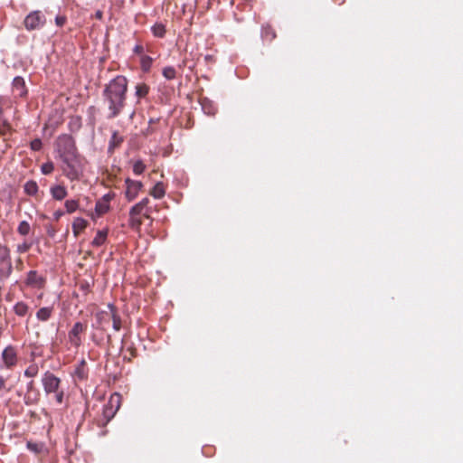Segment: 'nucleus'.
<instances>
[{
    "label": "nucleus",
    "instance_id": "obj_11",
    "mask_svg": "<svg viewBox=\"0 0 463 463\" xmlns=\"http://www.w3.org/2000/svg\"><path fill=\"white\" fill-rule=\"evenodd\" d=\"M13 93L16 97L23 98L27 94L25 81L23 77L17 76L14 79L12 84Z\"/></svg>",
    "mask_w": 463,
    "mask_h": 463
},
{
    "label": "nucleus",
    "instance_id": "obj_26",
    "mask_svg": "<svg viewBox=\"0 0 463 463\" xmlns=\"http://www.w3.org/2000/svg\"><path fill=\"white\" fill-rule=\"evenodd\" d=\"M149 91V87L146 83H138L136 86V96L138 99L145 98Z\"/></svg>",
    "mask_w": 463,
    "mask_h": 463
},
{
    "label": "nucleus",
    "instance_id": "obj_39",
    "mask_svg": "<svg viewBox=\"0 0 463 463\" xmlns=\"http://www.w3.org/2000/svg\"><path fill=\"white\" fill-rule=\"evenodd\" d=\"M31 244L27 242H24L22 244L17 245V251L20 253H24L29 250Z\"/></svg>",
    "mask_w": 463,
    "mask_h": 463
},
{
    "label": "nucleus",
    "instance_id": "obj_4",
    "mask_svg": "<svg viewBox=\"0 0 463 463\" xmlns=\"http://www.w3.org/2000/svg\"><path fill=\"white\" fill-rule=\"evenodd\" d=\"M56 150L61 159L79 155L75 141L70 135H61L57 138Z\"/></svg>",
    "mask_w": 463,
    "mask_h": 463
},
{
    "label": "nucleus",
    "instance_id": "obj_34",
    "mask_svg": "<svg viewBox=\"0 0 463 463\" xmlns=\"http://www.w3.org/2000/svg\"><path fill=\"white\" fill-rule=\"evenodd\" d=\"M67 213H74L78 207L79 203L76 200H67L64 203Z\"/></svg>",
    "mask_w": 463,
    "mask_h": 463
},
{
    "label": "nucleus",
    "instance_id": "obj_17",
    "mask_svg": "<svg viewBox=\"0 0 463 463\" xmlns=\"http://www.w3.org/2000/svg\"><path fill=\"white\" fill-rule=\"evenodd\" d=\"M123 137L120 136L118 131H114L109 140V151L113 152L117 147H118L123 143Z\"/></svg>",
    "mask_w": 463,
    "mask_h": 463
},
{
    "label": "nucleus",
    "instance_id": "obj_29",
    "mask_svg": "<svg viewBox=\"0 0 463 463\" xmlns=\"http://www.w3.org/2000/svg\"><path fill=\"white\" fill-rule=\"evenodd\" d=\"M153 59L148 55H141L140 64L144 71H148L152 66Z\"/></svg>",
    "mask_w": 463,
    "mask_h": 463
},
{
    "label": "nucleus",
    "instance_id": "obj_42",
    "mask_svg": "<svg viewBox=\"0 0 463 463\" xmlns=\"http://www.w3.org/2000/svg\"><path fill=\"white\" fill-rule=\"evenodd\" d=\"M134 52L137 53V54H142L143 52H144V48L142 45L140 44H137L135 47H134Z\"/></svg>",
    "mask_w": 463,
    "mask_h": 463
},
{
    "label": "nucleus",
    "instance_id": "obj_38",
    "mask_svg": "<svg viewBox=\"0 0 463 463\" xmlns=\"http://www.w3.org/2000/svg\"><path fill=\"white\" fill-rule=\"evenodd\" d=\"M31 149L33 151H40L43 147V143L40 138L33 139L30 144Z\"/></svg>",
    "mask_w": 463,
    "mask_h": 463
},
{
    "label": "nucleus",
    "instance_id": "obj_18",
    "mask_svg": "<svg viewBox=\"0 0 463 463\" xmlns=\"http://www.w3.org/2000/svg\"><path fill=\"white\" fill-rule=\"evenodd\" d=\"M40 401L39 390H33L32 392H26L24 394V403L26 405L36 404Z\"/></svg>",
    "mask_w": 463,
    "mask_h": 463
},
{
    "label": "nucleus",
    "instance_id": "obj_30",
    "mask_svg": "<svg viewBox=\"0 0 463 463\" xmlns=\"http://www.w3.org/2000/svg\"><path fill=\"white\" fill-rule=\"evenodd\" d=\"M26 447L29 450L35 454H40L43 451L44 446L42 443H35L32 441H28Z\"/></svg>",
    "mask_w": 463,
    "mask_h": 463
},
{
    "label": "nucleus",
    "instance_id": "obj_24",
    "mask_svg": "<svg viewBox=\"0 0 463 463\" xmlns=\"http://www.w3.org/2000/svg\"><path fill=\"white\" fill-rule=\"evenodd\" d=\"M52 313V307H42L36 313V317L40 321H47Z\"/></svg>",
    "mask_w": 463,
    "mask_h": 463
},
{
    "label": "nucleus",
    "instance_id": "obj_5",
    "mask_svg": "<svg viewBox=\"0 0 463 463\" xmlns=\"http://www.w3.org/2000/svg\"><path fill=\"white\" fill-rule=\"evenodd\" d=\"M11 252L7 246L0 243V281H5L13 273Z\"/></svg>",
    "mask_w": 463,
    "mask_h": 463
},
{
    "label": "nucleus",
    "instance_id": "obj_46",
    "mask_svg": "<svg viewBox=\"0 0 463 463\" xmlns=\"http://www.w3.org/2000/svg\"><path fill=\"white\" fill-rule=\"evenodd\" d=\"M105 200H108V203L109 202V200H110L109 194L104 195L101 201H105Z\"/></svg>",
    "mask_w": 463,
    "mask_h": 463
},
{
    "label": "nucleus",
    "instance_id": "obj_27",
    "mask_svg": "<svg viewBox=\"0 0 463 463\" xmlns=\"http://www.w3.org/2000/svg\"><path fill=\"white\" fill-rule=\"evenodd\" d=\"M28 306L24 302H17L14 307V313L19 317H24L28 312Z\"/></svg>",
    "mask_w": 463,
    "mask_h": 463
},
{
    "label": "nucleus",
    "instance_id": "obj_6",
    "mask_svg": "<svg viewBox=\"0 0 463 463\" xmlns=\"http://www.w3.org/2000/svg\"><path fill=\"white\" fill-rule=\"evenodd\" d=\"M45 23V15L39 10L30 12L24 21V27L28 31L39 30Z\"/></svg>",
    "mask_w": 463,
    "mask_h": 463
},
{
    "label": "nucleus",
    "instance_id": "obj_40",
    "mask_svg": "<svg viewBox=\"0 0 463 463\" xmlns=\"http://www.w3.org/2000/svg\"><path fill=\"white\" fill-rule=\"evenodd\" d=\"M66 21H67V18L64 15H57L55 17V24L57 26H60V27L63 26L65 24Z\"/></svg>",
    "mask_w": 463,
    "mask_h": 463
},
{
    "label": "nucleus",
    "instance_id": "obj_14",
    "mask_svg": "<svg viewBox=\"0 0 463 463\" xmlns=\"http://www.w3.org/2000/svg\"><path fill=\"white\" fill-rule=\"evenodd\" d=\"M50 193L52 198L57 201L63 200L68 194L66 187L61 184L52 185L50 188Z\"/></svg>",
    "mask_w": 463,
    "mask_h": 463
},
{
    "label": "nucleus",
    "instance_id": "obj_15",
    "mask_svg": "<svg viewBox=\"0 0 463 463\" xmlns=\"http://www.w3.org/2000/svg\"><path fill=\"white\" fill-rule=\"evenodd\" d=\"M109 308V317L112 319V326L115 331H119L121 329V318L118 314L115 307L111 304L108 305Z\"/></svg>",
    "mask_w": 463,
    "mask_h": 463
},
{
    "label": "nucleus",
    "instance_id": "obj_3",
    "mask_svg": "<svg viewBox=\"0 0 463 463\" xmlns=\"http://www.w3.org/2000/svg\"><path fill=\"white\" fill-rule=\"evenodd\" d=\"M61 169L64 175L71 181L79 180L83 174V163L80 155L61 159Z\"/></svg>",
    "mask_w": 463,
    "mask_h": 463
},
{
    "label": "nucleus",
    "instance_id": "obj_41",
    "mask_svg": "<svg viewBox=\"0 0 463 463\" xmlns=\"http://www.w3.org/2000/svg\"><path fill=\"white\" fill-rule=\"evenodd\" d=\"M33 390H37V388L35 387L34 382L33 381H30L27 383L26 392H32Z\"/></svg>",
    "mask_w": 463,
    "mask_h": 463
},
{
    "label": "nucleus",
    "instance_id": "obj_47",
    "mask_svg": "<svg viewBox=\"0 0 463 463\" xmlns=\"http://www.w3.org/2000/svg\"><path fill=\"white\" fill-rule=\"evenodd\" d=\"M61 214L62 213H60V212H57V213H54L56 219H58Z\"/></svg>",
    "mask_w": 463,
    "mask_h": 463
},
{
    "label": "nucleus",
    "instance_id": "obj_21",
    "mask_svg": "<svg viewBox=\"0 0 463 463\" xmlns=\"http://www.w3.org/2000/svg\"><path fill=\"white\" fill-rule=\"evenodd\" d=\"M165 191L163 183L158 182L150 191V195L156 199H161L165 196Z\"/></svg>",
    "mask_w": 463,
    "mask_h": 463
},
{
    "label": "nucleus",
    "instance_id": "obj_44",
    "mask_svg": "<svg viewBox=\"0 0 463 463\" xmlns=\"http://www.w3.org/2000/svg\"><path fill=\"white\" fill-rule=\"evenodd\" d=\"M5 389V379L0 376V391Z\"/></svg>",
    "mask_w": 463,
    "mask_h": 463
},
{
    "label": "nucleus",
    "instance_id": "obj_25",
    "mask_svg": "<svg viewBox=\"0 0 463 463\" xmlns=\"http://www.w3.org/2000/svg\"><path fill=\"white\" fill-rule=\"evenodd\" d=\"M151 30H152L154 36L159 37V38H163L166 32L165 26L161 23L154 24L152 26Z\"/></svg>",
    "mask_w": 463,
    "mask_h": 463
},
{
    "label": "nucleus",
    "instance_id": "obj_12",
    "mask_svg": "<svg viewBox=\"0 0 463 463\" xmlns=\"http://www.w3.org/2000/svg\"><path fill=\"white\" fill-rule=\"evenodd\" d=\"M25 283L30 287L41 288L44 285V279L37 273V271L30 270L27 273Z\"/></svg>",
    "mask_w": 463,
    "mask_h": 463
},
{
    "label": "nucleus",
    "instance_id": "obj_37",
    "mask_svg": "<svg viewBox=\"0 0 463 463\" xmlns=\"http://www.w3.org/2000/svg\"><path fill=\"white\" fill-rule=\"evenodd\" d=\"M54 170V165L52 162L48 161L42 165L41 171L43 175H50Z\"/></svg>",
    "mask_w": 463,
    "mask_h": 463
},
{
    "label": "nucleus",
    "instance_id": "obj_1",
    "mask_svg": "<svg viewBox=\"0 0 463 463\" xmlns=\"http://www.w3.org/2000/svg\"><path fill=\"white\" fill-rule=\"evenodd\" d=\"M128 80L118 75L106 85L103 90V99L109 109V118L118 117L126 104Z\"/></svg>",
    "mask_w": 463,
    "mask_h": 463
},
{
    "label": "nucleus",
    "instance_id": "obj_16",
    "mask_svg": "<svg viewBox=\"0 0 463 463\" xmlns=\"http://www.w3.org/2000/svg\"><path fill=\"white\" fill-rule=\"evenodd\" d=\"M88 222L81 218L78 217L75 218L72 222V232L74 233V236L77 237L80 232H82L87 227Z\"/></svg>",
    "mask_w": 463,
    "mask_h": 463
},
{
    "label": "nucleus",
    "instance_id": "obj_31",
    "mask_svg": "<svg viewBox=\"0 0 463 463\" xmlns=\"http://www.w3.org/2000/svg\"><path fill=\"white\" fill-rule=\"evenodd\" d=\"M141 225H142V219L140 216L129 215V226L132 229L138 231L140 229Z\"/></svg>",
    "mask_w": 463,
    "mask_h": 463
},
{
    "label": "nucleus",
    "instance_id": "obj_45",
    "mask_svg": "<svg viewBox=\"0 0 463 463\" xmlns=\"http://www.w3.org/2000/svg\"><path fill=\"white\" fill-rule=\"evenodd\" d=\"M96 17L100 19L102 17V12L101 11H97Z\"/></svg>",
    "mask_w": 463,
    "mask_h": 463
},
{
    "label": "nucleus",
    "instance_id": "obj_9",
    "mask_svg": "<svg viewBox=\"0 0 463 463\" xmlns=\"http://www.w3.org/2000/svg\"><path fill=\"white\" fill-rule=\"evenodd\" d=\"M126 184V198L128 201H133L143 187V184L140 181H135L130 178L125 180Z\"/></svg>",
    "mask_w": 463,
    "mask_h": 463
},
{
    "label": "nucleus",
    "instance_id": "obj_23",
    "mask_svg": "<svg viewBox=\"0 0 463 463\" xmlns=\"http://www.w3.org/2000/svg\"><path fill=\"white\" fill-rule=\"evenodd\" d=\"M24 193L28 195H35L38 193V184L35 181L30 180L24 184Z\"/></svg>",
    "mask_w": 463,
    "mask_h": 463
},
{
    "label": "nucleus",
    "instance_id": "obj_35",
    "mask_svg": "<svg viewBox=\"0 0 463 463\" xmlns=\"http://www.w3.org/2000/svg\"><path fill=\"white\" fill-rule=\"evenodd\" d=\"M38 372H39V368H38L37 364H31L30 366H28L25 369L24 375L26 377L33 378L38 374Z\"/></svg>",
    "mask_w": 463,
    "mask_h": 463
},
{
    "label": "nucleus",
    "instance_id": "obj_20",
    "mask_svg": "<svg viewBox=\"0 0 463 463\" xmlns=\"http://www.w3.org/2000/svg\"><path fill=\"white\" fill-rule=\"evenodd\" d=\"M108 236V231L107 230H100L98 231L95 238L91 241L92 246L94 247H99L103 245L106 241Z\"/></svg>",
    "mask_w": 463,
    "mask_h": 463
},
{
    "label": "nucleus",
    "instance_id": "obj_32",
    "mask_svg": "<svg viewBox=\"0 0 463 463\" xmlns=\"http://www.w3.org/2000/svg\"><path fill=\"white\" fill-rule=\"evenodd\" d=\"M146 170V165L144 164V162L142 160H137L134 164H133V172L135 175H141L144 173V171Z\"/></svg>",
    "mask_w": 463,
    "mask_h": 463
},
{
    "label": "nucleus",
    "instance_id": "obj_7",
    "mask_svg": "<svg viewBox=\"0 0 463 463\" xmlns=\"http://www.w3.org/2000/svg\"><path fill=\"white\" fill-rule=\"evenodd\" d=\"M119 395L114 394L110 397L108 403L104 405L102 415L105 420V423H108L117 413L119 408Z\"/></svg>",
    "mask_w": 463,
    "mask_h": 463
},
{
    "label": "nucleus",
    "instance_id": "obj_36",
    "mask_svg": "<svg viewBox=\"0 0 463 463\" xmlns=\"http://www.w3.org/2000/svg\"><path fill=\"white\" fill-rule=\"evenodd\" d=\"M17 231L21 235H27L30 232V224L26 221H23L19 223Z\"/></svg>",
    "mask_w": 463,
    "mask_h": 463
},
{
    "label": "nucleus",
    "instance_id": "obj_19",
    "mask_svg": "<svg viewBox=\"0 0 463 463\" xmlns=\"http://www.w3.org/2000/svg\"><path fill=\"white\" fill-rule=\"evenodd\" d=\"M74 376L79 380H85L88 377V370L86 368V362L82 359L74 370Z\"/></svg>",
    "mask_w": 463,
    "mask_h": 463
},
{
    "label": "nucleus",
    "instance_id": "obj_28",
    "mask_svg": "<svg viewBox=\"0 0 463 463\" xmlns=\"http://www.w3.org/2000/svg\"><path fill=\"white\" fill-rule=\"evenodd\" d=\"M109 209V204L108 203V200L99 201L95 205V211L98 215H102L106 213Z\"/></svg>",
    "mask_w": 463,
    "mask_h": 463
},
{
    "label": "nucleus",
    "instance_id": "obj_33",
    "mask_svg": "<svg viewBox=\"0 0 463 463\" xmlns=\"http://www.w3.org/2000/svg\"><path fill=\"white\" fill-rule=\"evenodd\" d=\"M163 76L166 79V80H173L175 78V75H176V71H175V69L174 67H171V66H168V67H165L163 69Z\"/></svg>",
    "mask_w": 463,
    "mask_h": 463
},
{
    "label": "nucleus",
    "instance_id": "obj_22",
    "mask_svg": "<svg viewBox=\"0 0 463 463\" xmlns=\"http://www.w3.org/2000/svg\"><path fill=\"white\" fill-rule=\"evenodd\" d=\"M261 36L265 41L271 42L273 39H275L276 33L270 25L267 24L262 26Z\"/></svg>",
    "mask_w": 463,
    "mask_h": 463
},
{
    "label": "nucleus",
    "instance_id": "obj_2",
    "mask_svg": "<svg viewBox=\"0 0 463 463\" xmlns=\"http://www.w3.org/2000/svg\"><path fill=\"white\" fill-rule=\"evenodd\" d=\"M42 384L46 395L54 394L57 404L61 405L64 400V392L61 389V379L52 373L47 371L42 378Z\"/></svg>",
    "mask_w": 463,
    "mask_h": 463
},
{
    "label": "nucleus",
    "instance_id": "obj_10",
    "mask_svg": "<svg viewBox=\"0 0 463 463\" xmlns=\"http://www.w3.org/2000/svg\"><path fill=\"white\" fill-rule=\"evenodd\" d=\"M86 329V326L80 323L77 322L73 325L72 328L70 330L68 334L69 342L74 347H79L81 345L80 334L83 333Z\"/></svg>",
    "mask_w": 463,
    "mask_h": 463
},
{
    "label": "nucleus",
    "instance_id": "obj_43",
    "mask_svg": "<svg viewBox=\"0 0 463 463\" xmlns=\"http://www.w3.org/2000/svg\"><path fill=\"white\" fill-rule=\"evenodd\" d=\"M203 109H204V111L209 114V115H214L215 114V109L213 108H209L207 109L204 105L203 106Z\"/></svg>",
    "mask_w": 463,
    "mask_h": 463
},
{
    "label": "nucleus",
    "instance_id": "obj_8",
    "mask_svg": "<svg viewBox=\"0 0 463 463\" xmlns=\"http://www.w3.org/2000/svg\"><path fill=\"white\" fill-rule=\"evenodd\" d=\"M149 199L143 198L140 202L130 208L129 215H143L146 219H150L151 208L148 206Z\"/></svg>",
    "mask_w": 463,
    "mask_h": 463
},
{
    "label": "nucleus",
    "instance_id": "obj_13",
    "mask_svg": "<svg viewBox=\"0 0 463 463\" xmlns=\"http://www.w3.org/2000/svg\"><path fill=\"white\" fill-rule=\"evenodd\" d=\"M2 358L7 367L14 366L17 362L16 352L12 346H7L2 354Z\"/></svg>",
    "mask_w": 463,
    "mask_h": 463
}]
</instances>
